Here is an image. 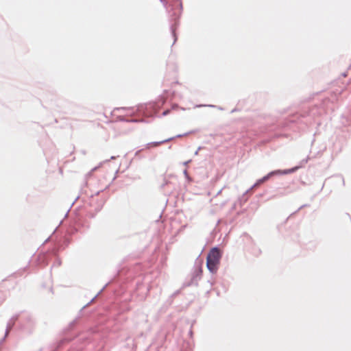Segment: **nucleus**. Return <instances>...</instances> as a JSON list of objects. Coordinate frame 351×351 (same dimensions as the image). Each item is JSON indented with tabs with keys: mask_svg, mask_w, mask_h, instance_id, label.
<instances>
[{
	"mask_svg": "<svg viewBox=\"0 0 351 351\" xmlns=\"http://www.w3.org/2000/svg\"><path fill=\"white\" fill-rule=\"evenodd\" d=\"M221 256V252L218 248L214 247L210 250L206 258V265L209 271L213 273L216 272L219 265Z\"/></svg>",
	"mask_w": 351,
	"mask_h": 351,
	"instance_id": "nucleus-1",
	"label": "nucleus"
},
{
	"mask_svg": "<svg viewBox=\"0 0 351 351\" xmlns=\"http://www.w3.org/2000/svg\"><path fill=\"white\" fill-rule=\"evenodd\" d=\"M191 133H192V132H190L186 133V134H178V136H176V137H178V138H180V137H182V136H187L188 134H191Z\"/></svg>",
	"mask_w": 351,
	"mask_h": 351,
	"instance_id": "nucleus-4",
	"label": "nucleus"
},
{
	"mask_svg": "<svg viewBox=\"0 0 351 351\" xmlns=\"http://www.w3.org/2000/svg\"><path fill=\"white\" fill-rule=\"evenodd\" d=\"M172 139H173V138H168V139H166V140H164L162 141H159V142H152V143H148L147 146L149 148L156 147L160 145L161 144H162L164 143L169 142Z\"/></svg>",
	"mask_w": 351,
	"mask_h": 351,
	"instance_id": "nucleus-3",
	"label": "nucleus"
},
{
	"mask_svg": "<svg viewBox=\"0 0 351 351\" xmlns=\"http://www.w3.org/2000/svg\"><path fill=\"white\" fill-rule=\"evenodd\" d=\"M298 169V167H293V168L289 169L276 170V171H271V172L269 173L267 176H265L263 178H262L261 179L258 180L257 182L254 185V187H257L259 185H261V184L264 183L265 182L268 180V179L271 176L278 175V174H289V173H293L294 171H295Z\"/></svg>",
	"mask_w": 351,
	"mask_h": 351,
	"instance_id": "nucleus-2",
	"label": "nucleus"
}]
</instances>
